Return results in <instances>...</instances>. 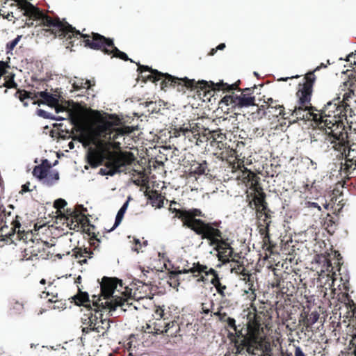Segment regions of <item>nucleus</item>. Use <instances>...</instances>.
I'll return each instance as SVG.
<instances>
[{"mask_svg":"<svg viewBox=\"0 0 356 356\" xmlns=\"http://www.w3.org/2000/svg\"><path fill=\"white\" fill-rule=\"evenodd\" d=\"M211 283L215 286L216 287L217 286H218V283H221L220 282V277H219V275L218 274H217V276H213V278L211 279Z\"/></svg>","mask_w":356,"mask_h":356,"instance_id":"40","label":"nucleus"},{"mask_svg":"<svg viewBox=\"0 0 356 356\" xmlns=\"http://www.w3.org/2000/svg\"><path fill=\"white\" fill-rule=\"evenodd\" d=\"M74 254H75V257L76 258L83 257H86V256H88L89 258H92L93 252H91L90 250H88L86 248H85L83 250H80L76 251L74 252Z\"/></svg>","mask_w":356,"mask_h":356,"instance_id":"28","label":"nucleus"},{"mask_svg":"<svg viewBox=\"0 0 356 356\" xmlns=\"http://www.w3.org/2000/svg\"><path fill=\"white\" fill-rule=\"evenodd\" d=\"M235 106L238 108H244L248 107L250 106H254L255 104V97L250 96L248 93L242 92L241 95H235Z\"/></svg>","mask_w":356,"mask_h":356,"instance_id":"11","label":"nucleus"},{"mask_svg":"<svg viewBox=\"0 0 356 356\" xmlns=\"http://www.w3.org/2000/svg\"><path fill=\"white\" fill-rule=\"evenodd\" d=\"M147 106L152 109V113H157L158 111L156 110V103L153 102H150L148 103Z\"/></svg>","mask_w":356,"mask_h":356,"instance_id":"46","label":"nucleus"},{"mask_svg":"<svg viewBox=\"0 0 356 356\" xmlns=\"http://www.w3.org/2000/svg\"><path fill=\"white\" fill-rule=\"evenodd\" d=\"M116 287V284L111 280L104 277L101 284V291L104 298L107 300L104 302H99L101 301L100 298L97 295H93L92 296L93 306L96 307L97 309H108L111 316L113 315V312L118 307H121V312H125L127 309L124 307L129 305V304H126L124 299L122 298L114 295Z\"/></svg>","mask_w":356,"mask_h":356,"instance_id":"4","label":"nucleus"},{"mask_svg":"<svg viewBox=\"0 0 356 356\" xmlns=\"http://www.w3.org/2000/svg\"><path fill=\"white\" fill-rule=\"evenodd\" d=\"M267 104L268 106L269 104L275 105V104H277V101L276 100H273L272 98H269V99H268Z\"/></svg>","mask_w":356,"mask_h":356,"instance_id":"58","label":"nucleus"},{"mask_svg":"<svg viewBox=\"0 0 356 356\" xmlns=\"http://www.w3.org/2000/svg\"><path fill=\"white\" fill-rule=\"evenodd\" d=\"M15 229H11V231L8 233L6 234L5 235H2V241L8 242L9 241H11V243L14 242L13 237L15 236Z\"/></svg>","mask_w":356,"mask_h":356,"instance_id":"30","label":"nucleus"},{"mask_svg":"<svg viewBox=\"0 0 356 356\" xmlns=\"http://www.w3.org/2000/svg\"><path fill=\"white\" fill-rule=\"evenodd\" d=\"M217 51H218L217 47H216V48H212V49L209 51V52L208 53V55H209V56H212L215 55V54L217 52Z\"/></svg>","mask_w":356,"mask_h":356,"instance_id":"57","label":"nucleus"},{"mask_svg":"<svg viewBox=\"0 0 356 356\" xmlns=\"http://www.w3.org/2000/svg\"><path fill=\"white\" fill-rule=\"evenodd\" d=\"M148 199L151 201L153 207L155 206L157 208H161L163 207V200L158 193L149 196Z\"/></svg>","mask_w":356,"mask_h":356,"instance_id":"22","label":"nucleus"},{"mask_svg":"<svg viewBox=\"0 0 356 356\" xmlns=\"http://www.w3.org/2000/svg\"><path fill=\"white\" fill-rule=\"evenodd\" d=\"M81 321L83 324L88 325V326H90V323L88 322V320H86V314H84L83 316L81 318Z\"/></svg>","mask_w":356,"mask_h":356,"instance_id":"56","label":"nucleus"},{"mask_svg":"<svg viewBox=\"0 0 356 356\" xmlns=\"http://www.w3.org/2000/svg\"><path fill=\"white\" fill-rule=\"evenodd\" d=\"M327 67V65H325L324 63H321L319 66H317L313 72H311L310 73H313V74H314V72H317L318 70H320V69L321 68H326Z\"/></svg>","mask_w":356,"mask_h":356,"instance_id":"50","label":"nucleus"},{"mask_svg":"<svg viewBox=\"0 0 356 356\" xmlns=\"http://www.w3.org/2000/svg\"><path fill=\"white\" fill-rule=\"evenodd\" d=\"M170 330H172L171 334H175L179 330V325L176 321H172L168 323H166L164 326V330L162 331V334H165Z\"/></svg>","mask_w":356,"mask_h":356,"instance_id":"21","label":"nucleus"},{"mask_svg":"<svg viewBox=\"0 0 356 356\" xmlns=\"http://www.w3.org/2000/svg\"><path fill=\"white\" fill-rule=\"evenodd\" d=\"M294 356H306L302 348L300 346H297L295 348V355Z\"/></svg>","mask_w":356,"mask_h":356,"instance_id":"41","label":"nucleus"},{"mask_svg":"<svg viewBox=\"0 0 356 356\" xmlns=\"http://www.w3.org/2000/svg\"><path fill=\"white\" fill-rule=\"evenodd\" d=\"M35 97L40 98L42 100L43 104L48 105L50 107L57 106L59 103V97L49 92L47 90L37 92L35 94Z\"/></svg>","mask_w":356,"mask_h":356,"instance_id":"9","label":"nucleus"},{"mask_svg":"<svg viewBox=\"0 0 356 356\" xmlns=\"http://www.w3.org/2000/svg\"><path fill=\"white\" fill-rule=\"evenodd\" d=\"M125 211L122 209H120L116 214V216H115V222H114V224H113V227L109 230V232H111L113 230H114L115 228H117L121 223L123 218H124V213H125Z\"/></svg>","mask_w":356,"mask_h":356,"instance_id":"24","label":"nucleus"},{"mask_svg":"<svg viewBox=\"0 0 356 356\" xmlns=\"http://www.w3.org/2000/svg\"><path fill=\"white\" fill-rule=\"evenodd\" d=\"M339 115L338 120H335V122L343 123L344 120L348 124V118L352 117L354 115L353 110L347 104L342 102V107L341 111L337 114Z\"/></svg>","mask_w":356,"mask_h":356,"instance_id":"13","label":"nucleus"},{"mask_svg":"<svg viewBox=\"0 0 356 356\" xmlns=\"http://www.w3.org/2000/svg\"><path fill=\"white\" fill-rule=\"evenodd\" d=\"M222 309V306L219 307V308H218V311H217V312H213V313L211 314V316H217V317H218V318H219V317L221 316V314H222V313H221V309Z\"/></svg>","mask_w":356,"mask_h":356,"instance_id":"51","label":"nucleus"},{"mask_svg":"<svg viewBox=\"0 0 356 356\" xmlns=\"http://www.w3.org/2000/svg\"><path fill=\"white\" fill-rule=\"evenodd\" d=\"M130 200H131V197L129 196L127 200L123 203V204L122 205L120 209H122L126 211L129 207V203Z\"/></svg>","mask_w":356,"mask_h":356,"instance_id":"45","label":"nucleus"},{"mask_svg":"<svg viewBox=\"0 0 356 356\" xmlns=\"http://www.w3.org/2000/svg\"><path fill=\"white\" fill-rule=\"evenodd\" d=\"M236 354L240 356H247L243 348H237Z\"/></svg>","mask_w":356,"mask_h":356,"instance_id":"49","label":"nucleus"},{"mask_svg":"<svg viewBox=\"0 0 356 356\" xmlns=\"http://www.w3.org/2000/svg\"><path fill=\"white\" fill-rule=\"evenodd\" d=\"M68 147L70 149H73L74 148V144L72 141H70L69 143H68Z\"/></svg>","mask_w":356,"mask_h":356,"instance_id":"64","label":"nucleus"},{"mask_svg":"<svg viewBox=\"0 0 356 356\" xmlns=\"http://www.w3.org/2000/svg\"><path fill=\"white\" fill-rule=\"evenodd\" d=\"M207 162L202 161L201 163L196 162L191 165V173L193 175H202L206 173Z\"/></svg>","mask_w":356,"mask_h":356,"instance_id":"17","label":"nucleus"},{"mask_svg":"<svg viewBox=\"0 0 356 356\" xmlns=\"http://www.w3.org/2000/svg\"><path fill=\"white\" fill-rule=\"evenodd\" d=\"M351 96L350 92H346L343 95V100H348Z\"/></svg>","mask_w":356,"mask_h":356,"instance_id":"62","label":"nucleus"},{"mask_svg":"<svg viewBox=\"0 0 356 356\" xmlns=\"http://www.w3.org/2000/svg\"><path fill=\"white\" fill-rule=\"evenodd\" d=\"M309 206L312 207H314V208H316L318 209V210L321 211V207L318 205V203L316 202H309Z\"/></svg>","mask_w":356,"mask_h":356,"instance_id":"53","label":"nucleus"},{"mask_svg":"<svg viewBox=\"0 0 356 356\" xmlns=\"http://www.w3.org/2000/svg\"><path fill=\"white\" fill-rule=\"evenodd\" d=\"M210 304H211V308H208L206 306L207 303H202V314H208L210 313L211 310L213 309V307L214 306V302L212 300H210Z\"/></svg>","mask_w":356,"mask_h":356,"instance_id":"35","label":"nucleus"},{"mask_svg":"<svg viewBox=\"0 0 356 356\" xmlns=\"http://www.w3.org/2000/svg\"><path fill=\"white\" fill-rule=\"evenodd\" d=\"M138 71L140 74L149 72L150 74L147 76V80L152 82L162 80L161 83L162 89L171 86L177 88V91L184 93L186 92V90H195L198 88H200L202 90L209 88L213 90H229L230 88L229 84L225 83L222 81L216 83L211 81L209 82L205 80L195 81V79H190L187 77L178 78L168 73H162L148 65H140V63H138Z\"/></svg>","mask_w":356,"mask_h":356,"instance_id":"3","label":"nucleus"},{"mask_svg":"<svg viewBox=\"0 0 356 356\" xmlns=\"http://www.w3.org/2000/svg\"><path fill=\"white\" fill-rule=\"evenodd\" d=\"M44 26L49 27L51 33L56 37L65 38L66 41H69L72 47L75 45V42L79 38H83V42L86 47L95 50H101L105 54L112 55L113 57L118 58L123 60H130L126 53L120 51L114 45L113 40L110 38H106L104 35L92 33L91 36L86 34H82L79 31L76 30L67 22H62L59 18L54 19L49 16H44L42 19Z\"/></svg>","mask_w":356,"mask_h":356,"instance_id":"1","label":"nucleus"},{"mask_svg":"<svg viewBox=\"0 0 356 356\" xmlns=\"http://www.w3.org/2000/svg\"><path fill=\"white\" fill-rule=\"evenodd\" d=\"M317 111V109L313 108L311 105H296L293 109H289L288 116L295 117L296 119L290 121V124H294L300 120L309 121L312 118V120L319 124L318 114L315 113L314 111Z\"/></svg>","mask_w":356,"mask_h":356,"instance_id":"6","label":"nucleus"},{"mask_svg":"<svg viewBox=\"0 0 356 356\" xmlns=\"http://www.w3.org/2000/svg\"><path fill=\"white\" fill-rule=\"evenodd\" d=\"M37 115L39 116V117H41L42 118H44V119H51L52 120V116H53V114L43 110V109H38L37 111Z\"/></svg>","mask_w":356,"mask_h":356,"instance_id":"32","label":"nucleus"},{"mask_svg":"<svg viewBox=\"0 0 356 356\" xmlns=\"http://www.w3.org/2000/svg\"><path fill=\"white\" fill-rule=\"evenodd\" d=\"M298 77H299V75L292 76L291 77H282V78H280L279 79V81H286L289 79H293V78H298Z\"/></svg>","mask_w":356,"mask_h":356,"instance_id":"55","label":"nucleus"},{"mask_svg":"<svg viewBox=\"0 0 356 356\" xmlns=\"http://www.w3.org/2000/svg\"><path fill=\"white\" fill-rule=\"evenodd\" d=\"M59 179V173L58 171L55 170L54 172L48 174L43 181V184L47 186H53L56 181Z\"/></svg>","mask_w":356,"mask_h":356,"instance_id":"20","label":"nucleus"},{"mask_svg":"<svg viewBox=\"0 0 356 356\" xmlns=\"http://www.w3.org/2000/svg\"><path fill=\"white\" fill-rule=\"evenodd\" d=\"M81 301L83 302H86L87 304L89 305L90 306V308L91 307V305H90V298H89V294L87 293V292H82L81 293Z\"/></svg>","mask_w":356,"mask_h":356,"instance_id":"38","label":"nucleus"},{"mask_svg":"<svg viewBox=\"0 0 356 356\" xmlns=\"http://www.w3.org/2000/svg\"><path fill=\"white\" fill-rule=\"evenodd\" d=\"M0 212L1 213H5V216H10L11 211L6 212V209L4 207L0 208Z\"/></svg>","mask_w":356,"mask_h":356,"instance_id":"60","label":"nucleus"},{"mask_svg":"<svg viewBox=\"0 0 356 356\" xmlns=\"http://www.w3.org/2000/svg\"><path fill=\"white\" fill-rule=\"evenodd\" d=\"M92 308L90 307L88 311L89 312L88 314H86V320H88V322L90 323V327H97V324L99 323L98 321L99 318H100V316H98L97 315V313H99V312H101L102 310L101 309H95L94 311L95 312V314H92Z\"/></svg>","mask_w":356,"mask_h":356,"instance_id":"18","label":"nucleus"},{"mask_svg":"<svg viewBox=\"0 0 356 356\" xmlns=\"http://www.w3.org/2000/svg\"><path fill=\"white\" fill-rule=\"evenodd\" d=\"M99 323L101 325H98L97 327H91L90 330H92V331H95L97 332H101L102 330H104L102 335L104 337L105 336L106 332L109 330L111 327V323L112 321L109 319L103 318H102V314H100V321Z\"/></svg>","mask_w":356,"mask_h":356,"instance_id":"16","label":"nucleus"},{"mask_svg":"<svg viewBox=\"0 0 356 356\" xmlns=\"http://www.w3.org/2000/svg\"><path fill=\"white\" fill-rule=\"evenodd\" d=\"M86 162L92 168H96L104 164L106 168H112L114 170H122L128 164V161L123 152L113 153L105 156L98 153L94 149L89 148L86 154Z\"/></svg>","mask_w":356,"mask_h":356,"instance_id":"5","label":"nucleus"},{"mask_svg":"<svg viewBox=\"0 0 356 356\" xmlns=\"http://www.w3.org/2000/svg\"><path fill=\"white\" fill-rule=\"evenodd\" d=\"M227 314L226 313H222L221 316L218 318L220 322H225Z\"/></svg>","mask_w":356,"mask_h":356,"instance_id":"52","label":"nucleus"},{"mask_svg":"<svg viewBox=\"0 0 356 356\" xmlns=\"http://www.w3.org/2000/svg\"><path fill=\"white\" fill-rule=\"evenodd\" d=\"M91 327H84L82 328V332L83 334H88L90 331H92V330H90Z\"/></svg>","mask_w":356,"mask_h":356,"instance_id":"54","label":"nucleus"},{"mask_svg":"<svg viewBox=\"0 0 356 356\" xmlns=\"http://www.w3.org/2000/svg\"><path fill=\"white\" fill-rule=\"evenodd\" d=\"M81 139L79 142L81 143L83 147L87 148L93 143L94 137L92 134V129L86 131L84 128H81L80 131Z\"/></svg>","mask_w":356,"mask_h":356,"instance_id":"15","label":"nucleus"},{"mask_svg":"<svg viewBox=\"0 0 356 356\" xmlns=\"http://www.w3.org/2000/svg\"><path fill=\"white\" fill-rule=\"evenodd\" d=\"M235 95H225L221 100L220 104H224L226 106L232 105L235 106Z\"/></svg>","mask_w":356,"mask_h":356,"instance_id":"27","label":"nucleus"},{"mask_svg":"<svg viewBox=\"0 0 356 356\" xmlns=\"http://www.w3.org/2000/svg\"><path fill=\"white\" fill-rule=\"evenodd\" d=\"M134 243L136 245H139L140 246H141L140 241V239H138V238H134Z\"/></svg>","mask_w":356,"mask_h":356,"instance_id":"61","label":"nucleus"},{"mask_svg":"<svg viewBox=\"0 0 356 356\" xmlns=\"http://www.w3.org/2000/svg\"><path fill=\"white\" fill-rule=\"evenodd\" d=\"M306 78L307 79V85L304 86L303 88L297 92V95L299 98V105H307L311 100L312 87L315 81L316 77L313 73H309Z\"/></svg>","mask_w":356,"mask_h":356,"instance_id":"8","label":"nucleus"},{"mask_svg":"<svg viewBox=\"0 0 356 356\" xmlns=\"http://www.w3.org/2000/svg\"><path fill=\"white\" fill-rule=\"evenodd\" d=\"M290 122H289V124L286 125V122H282L280 123L279 125H277V129L281 131H286V129L290 126Z\"/></svg>","mask_w":356,"mask_h":356,"instance_id":"39","label":"nucleus"},{"mask_svg":"<svg viewBox=\"0 0 356 356\" xmlns=\"http://www.w3.org/2000/svg\"><path fill=\"white\" fill-rule=\"evenodd\" d=\"M67 204V201L63 198H58L54 202V207L57 209H63Z\"/></svg>","mask_w":356,"mask_h":356,"instance_id":"29","label":"nucleus"},{"mask_svg":"<svg viewBox=\"0 0 356 356\" xmlns=\"http://www.w3.org/2000/svg\"><path fill=\"white\" fill-rule=\"evenodd\" d=\"M218 286L216 288L218 294H220L222 297H225V290L227 289L225 285H222L221 283H218Z\"/></svg>","mask_w":356,"mask_h":356,"instance_id":"37","label":"nucleus"},{"mask_svg":"<svg viewBox=\"0 0 356 356\" xmlns=\"http://www.w3.org/2000/svg\"><path fill=\"white\" fill-rule=\"evenodd\" d=\"M217 274H218L217 271L212 268H207V271L205 273L206 275H212L213 277L217 276Z\"/></svg>","mask_w":356,"mask_h":356,"instance_id":"42","label":"nucleus"},{"mask_svg":"<svg viewBox=\"0 0 356 356\" xmlns=\"http://www.w3.org/2000/svg\"><path fill=\"white\" fill-rule=\"evenodd\" d=\"M24 304L19 302V301H15L10 307V309L15 314H22V312L24 311Z\"/></svg>","mask_w":356,"mask_h":356,"instance_id":"26","label":"nucleus"},{"mask_svg":"<svg viewBox=\"0 0 356 356\" xmlns=\"http://www.w3.org/2000/svg\"><path fill=\"white\" fill-rule=\"evenodd\" d=\"M195 216H204V215L198 209H189L183 219L184 226L191 229L202 238L208 239L210 245L214 246L213 250L218 252L220 260H229V257L232 256L233 249L227 239L222 238V232L213 227L211 223L195 218Z\"/></svg>","mask_w":356,"mask_h":356,"instance_id":"2","label":"nucleus"},{"mask_svg":"<svg viewBox=\"0 0 356 356\" xmlns=\"http://www.w3.org/2000/svg\"><path fill=\"white\" fill-rule=\"evenodd\" d=\"M128 131H127L126 130H124V129H120L118 131L117 134L115 136H114V139H117L118 138V136L120 135V136H124L126 134H127Z\"/></svg>","mask_w":356,"mask_h":356,"instance_id":"47","label":"nucleus"},{"mask_svg":"<svg viewBox=\"0 0 356 356\" xmlns=\"http://www.w3.org/2000/svg\"><path fill=\"white\" fill-rule=\"evenodd\" d=\"M342 102L337 104V103H334L333 101L328 102L320 111L318 114L319 118V124H324L325 126L329 127V124L333 125V123L330 120H328L327 118H330L333 116L335 120L339 118V115H337L341 109Z\"/></svg>","mask_w":356,"mask_h":356,"instance_id":"7","label":"nucleus"},{"mask_svg":"<svg viewBox=\"0 0 356 356\" xmlns=\"http://www.w3.org/2000/svg\"><path fill=\"white\" fill-rule=\"evenodd\" d=\"M66 118L65 117H63V116H60V115H53L52 116V120H55V121H63L65 120Z\"/></svg>","mask_w":356,"mask_h":356,"instance_id":"48","label":"nucleus"},{"mask_svg":"<svg viewBox=\"0 0 356 356\" xmlns=\"http://www.w3.org/2000/svg\"><path fill=\"white\" fill-rule=\"evenodd\" d=\"M319 318V314L316 312H312L309 316V321L311 325L316 323Z\"/></svg>","mask_w":356,"mask_h":356,"instance_id":"36","label":"nucleus"},{"mask_svg":"<svg viewBox=\"0 0 356 356\" xmlns=\"http://www.w3.org/2000/svg\"><path fill=\"white\" fill-rule=\"evenodd\" d=\"M35 98V95L32 96V93L31 92H28V91H25V90L22 92L19 97V99L22 102H24V101H25L28 99H34Z\"/></svg>","mask_w":356,"mask_h":356,"instance_id":"31","label":"nucleus"},{"mask_svg":"<svg viewBox=\"0 0 356 356\" xmlns=\"http://www.w3.org/2000/svg\"><path fill=\"white\" fill-rule=\"evenodd\" d=\"M46 163H49V161L47 159H44L42 163L40 165H35L33 170V175L36 177L38 180L41 181L42 183L46 178L48 172V169L43 166V164Z\"/></svg>","mask_w":356,"mask_h":356,"instance_id":"14","label":"nucleus"},{"mask_svg":"<svg viewBox=\"0 0 356 356\" xmlns=\"http://www.w3.org/2000/svg\"><path fill=\"white\" fill-rule=\"evenodd\" d=\"M216 47L218 50H223L226 47V45L225 43H220Z\"/></svg>","mask_w":356,"mask_h":356,"instance_id":"59","label":"nucleus"},{"mask_svg":"<svg viewBox=\"0 0 356 356\" xmlns=\"http://www.w3.org/2000/svg\"><path fill=\"white\" fill-rule=\"evenodd\" d=\"M207 269V266L205 265H202L200 264H196L193 268L192 271L193 273H204L205 274Z\"/></svg>","mask_w":356,"mask_h":356,"instance_id":"33","label":"nucleus"},{"mask_svg":"<svg viewBox=\"0 0 356 356\" xmlns=\"http://www.w3.org/2000/svg\"><path fill=\"white\" fill-rule=\"evenodd\" d=\"M20 1L19 8L24 11L25 15L34 17L41 14L40 10L31 3L24 0Z\"/></svg>","mask_w":356,"mask_h":356,"instance_id":"12","label":"nucleus"},{"mask_svg":"<svg viewBox=\"0 0 356 356\" xmlns=\"http://www.w3.org/2000/svg\"><path fill=\"white\" fill-rule=\"evenodd\" d=\"M213 142L217 144V147L220 149H222V146L224 145V144L222 142H217L216 140H214Z\"/></svg>","mask_w":356,"mask_h":356,"instance_id":"63","label":"nucleus"},{"mask_svg":"<svg viewBox=\"0 0 356 356\" xmlns=\"http://www.w3.org/2000/svg\"><path fill=\"white\" fill-rule=\"evenodd\" d=\"M122 170H114L112 168H101L99 171V174L102 176H111L113 177L118 173H120Z\"/></svg>","mask_w":356,"mask_h":356,"instance_id":"25","label":"nucleus"},{"mask_svg":"<svg viewBox=\"0 0 356 356\" xmlns=\"http://www.w3.org/2000/svg\"><path fill=\"white\" fill-rule=\"evenodd\" d=\"M225 322L227 323L228 327L233 329L234 331L237 330V327L236 325V320L232 317H227L226 318Z\"/></svg>","mask_w":356,"mask_h":356,"instance_id":"34","label":"nucleus"},{"mask_svg":"<svg viewBox=\"0 0 356 356\" xmlns=\"http://www.w3.org/2000/svg\"><path fill=\"white\" fill-rule=\"evenodd\" d=\"M264 115L270 118L275 117L278 118L279 116H282L283 120L289 119L288 113L284 111V107L282 105L280 104H269L266 111L264 112Z\"/></svg>","mask_w":356,"mask_h":356,"instance_id":"10","label":"nucleus"},{"mask_svg":"<svg viewBox=\"0 0 356 356\" xmlns=\"http://www.w3.org/2000/svg\"><path fill=\"white\" fill-rule=\"evenodd\" d=\"M29 185H30V183H29V182L23 184L22 186L21 193H26V192L31 191V190L29 188Z\"/></svg>","mask_w":356,"mask_h":356,"instance_id":"44","label":"nucleus"},{"mask_svg":"<svg viewBox=\"0 0 356 356\" xmlns=\"http://www.w3.org/2000/svg\"><path fill=\"white\" fill-rule=\"evenodd\" d=\"M12 224L13 225V229H15L17 228H19L21 227V223L19 220H18V216H16V219L13 220Z\"/></svg>","mask_w":356,"mask_h":356,"instance_id":"43","label":"nucleus"},{"mask_svg":"<svg viewBox=\"0 0 356 356\" xmlns=\"http://www.w3.org/2000/svg\"><path fill=\"white\" fill-rule=\"evenodd\" d=\"M22 37V35H17L15 39L8 42L6 44V54H12V51L16 47V45L19 43Z\"/></svg>","mask_w":356,"mask_h":356,"instance_id":"23","label":"nucleus"},{"mask_svg":"<svg viewBox=\"0 0 356 356\" xmlns=\"http://www.w3.org/2000/svg\"><path fill=\"white\" fill-rule=\"evenodd\" d=\"M92 86H94V82L91 80H86L84 81V80L82 79H78L76 81H74L72 84L73 88L74 90L90 88Z\"/></svg>","mask_w":356,"mask_h":356,"instance_id":"19","label":"nucleus"}]
</instances>
